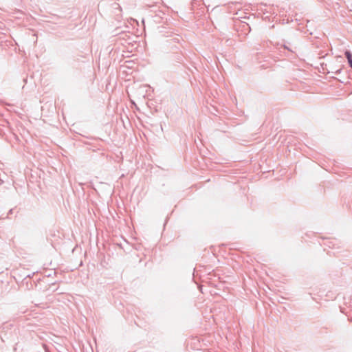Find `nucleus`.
Returning <instances> with one entry per match:
<instances>
[{"label":"nucleus","instance_id":"3","mask_svg":"<svg viewBox=\"0 0 352 352\" xmlns=\"http://www.w3.org/2000/svg\"><path fill=\"white\" fill-rule=\"evenodd\" d=\"M116 244H117V245H118L120 248H122V249H123V250H125L124 248V247H122V243H116Z\"/></svg>","mask_w":352,"mask_h":352},{"label":"nucleus","instance_id":"1","mask_svg":"<svg viewBox=\"0 0 352 352\" xmlns=\"http://www.w3.org/2000/svg\"><path fill=\"white\" fill-rule=\"evenodd\" d=\"M345 56L348 60L350 66L352 67V54H351L350 52L346 51Z\"/></svg>","mask_w":352,"mask_h":352},{"label":"nucleus","instance_id":"2","mask_svg":"<svg viewBox=\"0 0 352 352\" xmlns=\"http://www.w3.org/2000/svg\"><path fill=\"white\" fill-rule=\"evenodd\" d=\"M126 244L127 245H129V247H131L137 250H138L140 248L141 245H142V243H128Z\"/></svg>","mask_w":352,"mask_h":352}]
</instances>
